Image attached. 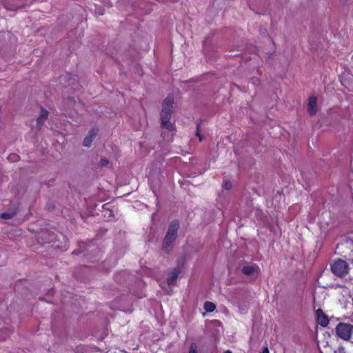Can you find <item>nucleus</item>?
I'll return each mask as SVG.
<instances>
[{
  "mask_svg": "<svg viewBox=\"0 0 353 353\" xmlns=\"http://www.w3.org/2000/svg\"><path fill=\"white\" fill-rule=\"evenodd\" d=\"M188 353H198V347L196 343H192L190 346Z\"/></svg>",
  "mask_w": 353,
  "mask_h": 353,
  "instance_id": "nucleus-13",
  "label": "nucleus"
},
{
  "mask_svg": "<svg viewBox=\"0 0 353 353\" xmlns=\"http://www.w3.org/2000/svg\"><path fill=\"white\" fill-rule=\"evenodd\" d=\"M97 134V131L94 129L89 131L87 136L84 139L83 145L86 147H90L92 141L94 140L95 136Z\"/></svg>",
  "mask_w": 353,
  "mask_h": 353,
  "instance_id": "nucleus-8",
  "label": "nucleus"
},
{
  "mask_svg": "<svg viewBox=\"0 0 353 353\" xmlns=\"http://www.w3.org/2000/svg\"><path fill=\"white\" fill-rule=\"evenodd\" d=\"M316 103H317L316 97L314 96L310 97L309 100H308L307 108H308V111L311 115L315 114L317 112Z\"/></svg>",
  "mask_w": 353,
  "mask_h": 353,
  "instance_id": "nucleus-6",
  "label": "nucleus"
},
{
  "mask_svg": "<svg viewBox=\"0 0 353 353\" xmlns=\"http://www.w3.org/2000/svg\"><path fill=\"white\" fill-rule=\"evenodd\" d=\"M196 135L197 137L199 138V141H201L202 139L201 137H200V134H199V132L196 133Z\"/></svg>",
  "mask_w": 353,
  "mask_h": 353,
  "instance_id": "nucleus-18",
  "label": "nucleus"
},
{
  "mask_svg": "<svg viewBox=\"0 0 353 353\" xmlns=\"http://www.w3.org/2000/svg\"><path fill=\"white\" fill-rule=\"evenodd\" d=\"M332 271L339 276H343L348 272L347 264L343 260L336 261L332 265Z\"/></svg>",
  "mask_w": 353,
  "mask_h": 353,
  "instance_id": "nucleus-4",
  "label": "nucleus"
},
{
  "mask_svg": "<svg viewBox=\"0 0 353 353\" xmlns=\"http://www.w3.org/2000/svg\"><path fill=\"white\" fill-rule=\"evenodd\" d=\"M334 353H345V349L343 347H339Z\"/></svg>",
  "mask_w": 353,
  "mask_h": 353,
  "instance_id": "nucleus-16",
  "label": "nucleus"
},
{
  "mask_svg": "<svg viewBox=\"0 0 353 353\" xmlns=\"http://www.w3.org/2000/svg\"><path fill=\"white\" fill-rule=\"evenodd\" d=\"M259 267L256 265L244 266L242 269V272L246 275H253L258 272Z\"/></svg>",
  "mask_w": 353,
  "mask_h": 353,
  "instance_id": "nucleus-9",
  "label": "nucleus"
},
{
  "mask_svg": "<svg viewBox=\"0 0 353 353\" xmlns=\"http://www.w3.org/2000/svg\"><path fill=\"white\" fill-rule=\"evenodd\" d=\"M108 161L107 160H103V159L101 160V164H102L103 165H107V164H108Z\"/></svg>",
  "mask_w": 353,
  "mask_h": 353,
  "instance_id": "nucleus-17",
  "label": "nucleus"
},
{
  "mask_svg": "<svg viewBox=\"0 0 353 353\" xmlns=\"http://www.w3.org/2000/svg\"><path fill=\"white\" fill-rule=\"evenodd\" d=\"M224 188L226 190H230L232 188V183L229 181L224 182Z\"/></svg>",
  "mask_w": 353,
  "mask_h": 353,
  "instance_id": "nucleus-14",
  "label": "nucleus"
},
{
  "mask_svg": "<svg viewBox=\"0 0 353 353\" xmlns=\"http://www.w3.org/2000/svg\"><path fill=\"white\" fill-rule=\"evenodd\" d=\"M341 2L345 3L348 1V0H339Z\"/></svg>",
  "mask_w": 353,
  "mask_h": 353,
  "instance_id": "nucleus-19",
  "label": "nucleus"
},
{
  "mask_svg": "<svg viewBox=\"0 0 353 353\" xmlns=\"http://www.w3.org/2000/svg\"><path fill=\"white\" fill-rule=\"evenodd\" d=\"M8 159L12 161H17L18 159V156L14 154H12L9 156Z\"/></svg>",
  "mask_w": 353,
  "mask_h": 353,
  "instance_id": "nucleus-15",
  "label": "nucleus"
},
{
  "mask_svg": "<svg viewBox=\"0 0 353 353\" xmlns=\"http://www.w3.org/2000/svg\"><path fill=\"white\" fill-rule=\"evenodd\" d=\"M318 323L322 327H326L329 323L327 316L321 309H318L316 312Z\"/></svg>",
  "mask_w": 353,
  "mask_h": 353,
  "instance_id": "nucleus-5",
  "label": "nucleus"
},
{
  "mask_svg": "<svg viewBox=\"0 0 353 353\" xmlns=\"http://www.w3.org/2000/svg\"><path fill=\"white\" fill-rule=\"evenodd\" d=\"M224 353H232V352H231V351H230V350H227V351H225Z\"/></svg>",
  "mask_w": 353,
  "mask_h": 353,
  "instance_id": "nucleus-20",
  "label": "nucleus"
},
{
  "mask_svg": "<svg viewBox=\"0 0 353 353\" xmlns=\"http://www.w3.org/2000/svg\"><path fill=\"white\" fill-rule=\"evenodd\" d=\"M48 112L46 110H41V114L39 117L37 119V124L41 125L44 121L48 118Z\"/></svg>",
  "mask_w": 353,
  "mask_h": 353,
  "instance_id": "nucleus-11",
  "label": "nucleus"
},
{
  "mask_svg": "<svg viewBox=\"0 0 353 353\" xmlns=\"http://www.w3.org/2000/svg\"><path fill=\"white\" fill-rule=\"evenodd\" d=\"M216 308L215 305L210 301H206L204 304V309L208 312H213Z\"/></svg>",
  "mask_w": 353,
  "mask_h": 353,
  "instance_id": "nucleus-12",
  "label": "nucleus"
},
{
  "mask_svg": "<svg viewBox=\"0 0 353 353\" xmlns=\"http://www.w3.org/2000/svg\"><path fill=\"white\" fill-rule=\"evenodd\" d=\"M181 271L179 269H174L172 272L170 276L168 279V284L169 285H172L174 283V282L176 281L179 274H180Z\"/></svg>",
  "mask_w": 353,
  "mask_h": 353,
  "instance_id": "nucleus-10",
  "label": "nucleus"
},
{
  "mask_svg": "<svg viewBox=\"0 0 353 353\" xmlns=\"http://www.w3.org/2000/svg\"><path fill=\"white\" fill-rule=\"evenodd\" d=\"M179 225L177 223H172L168 228L165 237L163 241V249L168 251L171 244L175 241L177 234Z\"/></svg>",
  "mask_w": 353,
  "mask_h": 353,
  "instance_id": "nucleus-2",
  "label": "nucleus"
},
{
  "mask_svg": "<svg viewBox=\"0 0 353 353\" xmlns=\"http://www.w3.org/2000/svg\"><path fill=\"white\" fill-rule=\"evenodd\" d=\"M174 99L172 97L165 98L162 104L161 112V124L163 129L168 131H174V123L172 121V111Z\"/></svg>",
  "mask_w": 353,
  "mask_h": 353,
  "instance_id": "nucleus-1",
  "label": "nucleus"
},
{
  "mask_svg": "<svg viewBox=\"0 0 353 353\" xmlns=\"http://www.w3.org/2000/svg\"><path fill=\"white\" fill-rule=\"evenodd\" d=\"M335 330L339 337L347 341L351 337L353 331V326L348 323H340L336 325Z\"/></svg>",
  "mask_w": 353,
  "mask_h": 353,
  "instance_id": "nucleus-3",
  "label": "nucleus"
},
{
  "mask_svg": "<svg viewBox=\"0 0 353 353\" xmlns=\"http://www.w3.org/2000/svg\"><path fill=\"white\" fill-rule=\"evenodd\" d=\"M17 213V208H12L7 210L6 212H2L0 214V219H10L13 216H14Z\"/></svg>",
  "mask_w": 353,
  "mask_h": 353,
  "instance_id": "nucleus-7",
  "label": "nucleus"
}]
</instances>
